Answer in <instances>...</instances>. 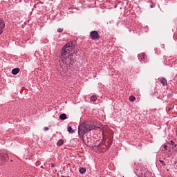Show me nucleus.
<instances>
[{
	"label": "nucleus",
	"mask_w": 177,
	"mask_h": 177,
	"mask_svg": "<svg viewBox=\"0 0 177 177\" xmlns=\"http://www.w3.org/2000/svg\"><path fill=\"white\" fill-rule=\"evenodd\" d=\"M5 156H6V157H9V156H8V154H6Z\"/></svg>",
	"instance_id": "obj_22"
},
{
	"label": "nucleus",
	"mask_w": 177,
	"mask_h": 177,
	"mask_svg": "<svg viewBox=\"0 0 177 177\" xmlns=\"http://www.w3.org/2000/svg\"><path fill=\"white\" fill-rule=\"evenodd\" d=\"M3 28H5V21L0 19V35L3 32Z\"/></svg>",
	"instance_id": "obj_4"
},
{
	"label": "nucleus",
	"mask_w": 177,
	"mask_h": 177,
	"mask_svg": "<svg viewBox=\"0 0 177 177\" xmlns=\"http://www.w3.org/2000/svg\"><path fill=\"white\" fill-rule=\"evenodd\" d=\"M160 84H162V85H163V86L168 85V82L167 81L166 78H161L160 80Z\"/></svg>",
	"instance_id": "obj_6"
},
{
	"label": "nucleus",
	"mask_w": 177,
	"mask_h": 177,
	"mask_svg": "<svg viewBox=\"0 0 177 177\" xmlns=\"http://www.w3.org/2000/svg\"><path fill=\"white\" fill-rule=\"evenodd\" d=\"M19 73H20V68H15L12 70V74H13V75H17Z\"/></svg>",
	"instance_id": "obj_7"
},
{
	"label": "nucleus",
	"mask_w": 177,
	"mask_h": 177,
	"mask_svg": "<svg viewBox=\"0 0 177 177\" xmlns=\"http://www.w3.org/2000/svg\"><path fill=\"white\" fill-rule=\"evenodd\" d=\"M74 49L73 42L67 43L62 49L59 56V66L57 67L59 73L67 71V64H70V52Z\"/></svg>",
	"instance_id": "obj_1"
},
{
	"label": "nucleus",
	"mask_w": 177,
	"mask_h": 177,
	"mask_svg": "<svg viewBox=\"0 0 177 177\" xmlns=\"http://www.w3.org/2000/svg\"><path fill=\"white\" fill-rule=\"evenodd\" d=\"M176 146H177V145H174V147H176Z\"/></svg>",
	"instance_id": "obj_23"
},
{
	"label": "nucleus",
	"mask_w": 177,
	"mask_h": 177,
	"mask_svg": "<svg viewBox=\"0 0 177 177\" xmlns=\"http://www.w3.org/2000/svg\"><path fill=\"white\" fill-rule=\"evenodd\" d=\"M90 37L93 41H96L100 38V36H99V32H97L96 30L91 31L90 32Z\"/></svg>",
	"instance_id": "obj_3"
},
{
	"label": "nucleus",
	"mask_w": 177,
	"mask_h": 177,
	"mask_svg": "<svg viewBox=\"0 0 177 177\" xmlns=\"http://www.w3.org/2000/svg\"><path fill=\"white\" fill-rule=\"evenodd\" d=\"M134 165H136V163H134Z\"/></svg>",
	"instance_id": "obj_25"
},
{
	"label": "nucleus",
	"mask_w": 177,
	"mask_h": 177,
	"mask_svg": "<svg viewBox=\"0 0 177 177\" xmlns=\"http://www.w3.org/2000/svg\"><path fill=\"white\" fill-rule=\"evenodd\" d=\"M59 119L62 120H67V115L66 113H62L59 115Z\"/></svg>",
	"instance_id": "obj_8"
},
{
	"label": "nucleus",
	"mask_w": 177,
	"mask_h": 177,
	"mask_svg": "<svg viewBox=\"0 0 177 177\" xmlns=\"http://www.w3.org/2000/svg\"><path fill=\"white\" fill-rule=\"evenodd\" d=\"M95 128V124L92 121H86L78 126V135L80 139H81L83 142L84 140V135L88 132V131H92Z\"/></svg>",
	"instance_id": "obj_2"
},
{
	"label": "nucleus",
	"mask_w": 177,
	"mask_h": 177,
	"mask_svg": "<svg viewBox=\"0 0 177 177\" xmlns=\"http://www.w3.org/2000/svg\"><path fill=\"white\" fill-rule=\"evenodd\" d=\"M51 167H53V168H55V164L51 163Z\"/></svg>",
	"instance_id": "obj_20"
},
{
	"label": "nucleus",
	"mask_w": 177,
	"mask_h": 177,
	"mask_svg": "<svg viewBox=\"0 0 177 177\" xmlns=\"http://www.w3.org/2000/svg\"><path fill=\"white\" fill-rule=\"evenodd\" d=\"M111 145H113V142H111V140H110L106 143V146H107L108 149H110V147H111Z\"/></svg>",
	"instance_id": "obj_10"
},
{
	"label": "nucleus",
	"mask_w": 177,
	"mask_h": 177,
	"mask_svg": "<svg viewBox=\"0 0 177 177\" xmlns=\"http://www.w3.org/2000/svg\"><path fill=\"white\" fill-rule=\"evenodd\" d=\"M169 144L171 145V146H174V145H175V142L174 140H171Z\"/></svg>",
	"instance_id": "obj_18"
},
{
	"label": "nucleus",
	"mask_w": 177,
	"mask_h": 177,
	"mask_svg": "<svg viewBox=\"0 0 177 177\" xmlns=\"http://www.w3.org/2000/svg\"><path fill=\"white\" fill-rule=\"evenodd\" d=\"M129 100H130V102H135V100H136V97H135V96H133V95H130Z\"/></svg>",
	"instance_id": "obj_13"
},
{
	"label": "nucleus",
	"mask_w": 177,
	"mask_h": 177,
	"mask_svg": "<svg viewBox=\"0 0 177 177\" xmlns=\"http://www.w3.org/2000/svg\"><path fill=\"white\" fill-rule=\"evenodd\" d=\"M64 141L62 139H60L58 140L57 145V146H62V145H64Z\"/></svg>",
	"instance_id": "obj_11"
},
{
	"label": "nucleus",
	"mask_w": 177,
	"mask_h": 177,
	"mask_svg": "<svg viewBox=\"0 0 177 177\" xmlns=\"http://www.w3.org/2000/svg\"><path fill=\"white\" fill-rule=\"evenodd\" d=\"M79 172H80V174H85V172H86V169L84 167H80Z\"/></svg>",
	"instance_id": "obj_9"
},
{
	"label": "nucleus",
	"mask_w": 177,
	"mask_h": 177,
	"mask_svg": "<svg viewBox=\"0 0 177 177\" xmlns=\"http://www.w3.org/2000/svg\"><path fill=\"white\" fill-rule=\"evenodd\" d=\"M44 131H49V127H45L44 128Z\"/></svg>",
	"instance_id": "obj_17"
},
{
	"label": "nucleus",
	"mask_w": 177,
	"mask_h": 177,
	"mask_svg": "<svg viewBox=\"0 0 177 177\" xmlns=\"http://www.w3.org/2000/svg\"><path fill=\"white\" fill-rule=\"evenodd\" d=\"M161 46H162V48H164L165 45H164V44H162Z\"/></svg>",
	"instance_id": "obj_21"
},
{
	"label": "nucleus",
	"mask_w": 177,
	"mask_h": 177,
	"mask_svg": "<svg viewBox=\"0 0 177 177\" xmlns=\"http://www.w3.org/2000/svg\"><path fill=\"white\" fill-rule=\"evenodd\" d=\"M151 8H153V6L151 5Z\"/></svg>",
	"instance_id": "obj_24"
},
{
	"label": "nucleus",
	"mask_w": 177,
	"mask_h": 177,
	"mask_svg": "<svg viewBox=\"0 0 177 177\" xmlns=\"http://www.w3.org/2000/svg\"><path fill=\"white\" fill-rule=\"evenodd\" d=\"M57 32H63V28H58L57 29Z\"/></svg>",
	"instance_id": "obj_16"
},
{
	"label": "nucleus",
	"mask_w": 177,
	"mask_h": 177,
	"mask_svg": "<svg viewBox=\"0 0 177 177\" xmlns=\"http://www.w3.org/2000/svg\"><path fill=\"white\" fill-rule=\"evenodd\" d=\"M97 100V97L96 95H92L91 97V102H96Z\"/></svg>",
	"instance_id": "obj_12"
},
{
	"label": "nucleus",
	"mask_w": 177,
	"mask_h": 177,
	"mask_svg": "<svg viewBox=\"0 0 177 177\" xmlns=\"http://www.w3.org/2000/svg\"><path fill=\"white\" fill-rule=\"evenodd\" d=\"M159 162H160V164H162L163 167H165V162H164V160H159Z\"/></svg>",
	"instance_id": "obj_15"
},
{
	"label": "nucleus",
	"mask_w": 177,
	"mask_h": 177,
	"mask_svg": "<svg viewBox=\"0 0 177 177\" xmlns=\"http://www.w3.org/2000/svg\"><path fill=\"white\" fill-rule=\"evenodd\" d=\"M147 56L145 53H141L138 55V59L140 62H145L146 60Z\"/></svg>",
	"instance_id": "obj_5"
},
{
	"label": "nucleus",
	"mask_w": 177,
	"mask_h": 177,
	"mask_svg": "<svg viewBox=\"0 0 177 177\" xmlns=\"http://www.w3.org/2000/svg\"><path fill=\"white\" fill-rule=\"evenodd\" d=\"M163 147H164L165 150H166V151L168 150V146H167V145H164Z\"/></svg>",
	"instance_id": "obj_19"
},
{
	"label": "nucleus",
	"mask_w": 177,
	"mask_h": 177,
	"mask_svg": "<svg viewBox=\"0 0 177 177\" xmlns=\"http://www.w3.org/2000/svg\"><path fill=\"white\" fill-rule=\"evenodd\" d=\"M68 131L69 132V133H74V130H73L71 126L68 127Z\"/></svg>",
	"instance_id": "obj_14"
}]
</instances>
